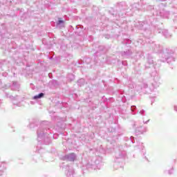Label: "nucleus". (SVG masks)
<instances>
[{
    "label": "nucleus",
    "instance_id": "obj_1",
    "mask_svg": "<svg viewBox=\"0 0 177 177\" xmlns=\"http://www.w3.org/2000/svg\"><path fill=\"white\" fill-rule=\"evenodd\" d=\"M41 97H44V93H41L39 95H35L34 97V99H41Z\"/></svg>",
    "mask_w": 177,
    "mask_h": 177
}]
</instances>
